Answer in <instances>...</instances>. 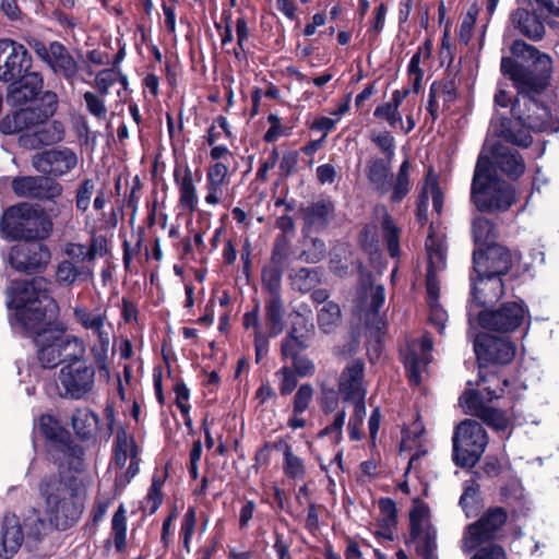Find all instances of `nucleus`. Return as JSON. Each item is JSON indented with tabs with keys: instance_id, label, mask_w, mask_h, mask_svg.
<instances>
[{
	"instance_id": "1",
	"label": "nucleus",
	"mask_w": 559,
	"mask_h": 559,
	"mask_svg": "<svg viewBox=\"0 0 559 559\" xmlns=\"http://www.w3.org/2000/svg\"><path fill=\"white\" fill-rule=\"evenodd\" d=\"M511 52L534 60V70L524 69L510 57L501 60V72L513 81L518 90L511 108L516 124L537 132H558L559 120L554 119L548 108L535 98L547 86L552 70L551 58L523 40H515Z\"/></svg>"
},
{
	"instance_id": "2",
	"label": "nucleus",
	"mask_w": 559,
	"mask_h": 559,
	"mask_svg": "<svg viewBox=\"0 0 559 559\" xmlns=\"http://www.w3.org/2000/svg\"><path fill=\"white\" fill-rule=\"evenodd\" d=\"M488 151L500 170L512 179L524 174L525 163L516 151L501 143H491L489 139L485 141L478 156L472 181V201L479 211H506L515 200L514 190L493 175Z\"/></svg>"
},
{
	"instance_id": "3",
	"label": "nucleus",
	"mask_w": 559,
	"mask_h": 559,
	"mask_svg": "<svg viewBox=\"0 0 559 559\" xmlns=\"http://www.w3.org/2000/svg\"><path fill=\"white\" fill-rule=\"evenodd\" d=\"M38 495L50 525L67 530L82 516L86 501V485L75 475L62 472L44 476L38 483Z\"/></svg>"
},
{
	"instance_id": "4",
	"label": "nucleus",
	"mask_w": 559,
	"mask_h": 559,
	"mask_svg": "<svg viewBox=\"0 0 559 559\" xmlns=\"http://www.w3.org/2000/svg\"><path fill=\"white\" fill-rule=\"evenodd\" d=\"M57 95L46 92L37 108H23L5 116L0 130L4 134L21 133L19 143L27 150H36L41 145H51L62 141L64 128L60 121L49 118L57 109Z\"/></svg>"
},
{
	"instance_id": "5",
	"label": "nucleus",
	"mask_w": 559,
	"mask_h": 559,
	"mask_svg": "<svg viewBox=\"0 0 559 559\" xmlns=\"http://www.w3.org/2000/svg\"><path fill=\"white\" fill-rule=\"evenodd\" d=\"M33 340L38 364L45 369H53L67 362L74 355H85L86 345L82 337L67 333L66 326L49 317L37 314L35 323L19 330Z\"/></svg>"
},
{
	"instance_id": "6",
	"label": "nucleus",
	"mask_w": 559,
	"mask_h": 559,
	"mask_svg": "<svg viewBox=\"0 0 559 559\" xmlns=\"http://www.w3.org/2000/svg\"><path fill=\"white\" fill-rule=\"evenodd\" d=\"M49 282L44 277L31 281H13L7 288V306L10 311L11 326L14 331L36 322L37 314L48 318L44 302H50Z\"/></svg>"
},
{
	"instance_id": "7",
	"label": "nucleus",
	"mask_w": 559,
	"mask_h": 559,
	"mask_svg": "<svg viewBox=\"0 0 559 559\" xmlns=\"http://www.w3.org/2000/svg\"><path fill=\"white\" fill-rule=\"evenodd\" d=\"M72 311L75 322L84 330L91 331L96 338L91 346V355L100 374L108 379L115 354L112 347L115 331L108 318L107 309L104 307L90 309L83 304H76L73 306Z\"/></svg>"
},
{
	"instance_id": "8",
	"label": "nucleus",
	"mask_w": 559,
	"mask_h": 559,
	"mask_svg": "<svg viewBox=\"0 0 559 559\" xmlns=\"http://www.w3.org/2000/svg\"><path fill=\"white\" fill-rule=\"evenodd\" d=\"M473 264L476 274V277H471L474 297L480 300L478 292L483 286L490 285L493 293L485 299H499L504 294L501 275L507 274L512 264L510 251L502 246L492 245L484 251H474Z\"/></svg>"
},
{
	"instance_id": "9",
	"label": "nucleus",
	"mask_w": 559,
	"mask_h": 559,
	"mask_svg": "<svg viewBox=\"0 0 559 559\" xmlns=\"http://www.w3.org/2000/svg\"><path fill=\"white\" fill-rule=\"evenodd\" d=\"M52 226L41 210L20 203L4 211L0 233L7 238L39 241L49 237Z\"/></svg>"
},
{
	"instance_id": "10",
	"label": "nucleus",
	"mask_w": 559,
	"mask_h": 559,
	"mask_svg": "<svg viewBox=\"0 0 559 559\" xmlns=\"http://www.w3.org/2000/svg\"><path fill=\"white\" fill-rule=\"evenodd\" d=\"M504 393V386L486 385L483 391L465 390L460 397V404L465 413L476 416L501 438L509 439L513 431V420L507 412L489 405Z\"/></svg>"
},
{
	"instance_id": "11",
	"label": "nucleus",
	"mask_w": 559,
	"mask_h": 559,
	"mask_svg": "<svg viewBox=\"0 0 559 559\" xmlns=\"http://www.w3.org/2000/svg\"><path fill=\"white\" fill-rule=\"evenodd\" d=\"M474 352L479 362V380L483 384L498 386L501 380L491 374L485 376V368L489 365H507L515 356V345L504 337H497L488 333H480L474 341ZM503 386L508 380H502Z\"/></svg>"
},
{
	"instance_id": "12",
	"label": "nucleus",
	"mask_w": 559,
	"mask_h": 559,
	"mask_svg": "<svg viewBox=\"0 0 559 559\" xmlns=\"http://www.w3.org/2000/svg\"><path fill=\"white\" fill-rule=\"evenodd\" d=\"M489 438L485 428L474 419L461 421L454 429L453 461L457 466H475L484 454Z\"/></svg>"
},
{
	"instance_id": "13",
	"label": "nucleus",
	"mask_w": 559,
	"mask_h": 559,
	"mask_svg": "<svg viewBox=\"0 0 559 559\" xmlns=\"http://www.w3.org/2000/svg\"><path fill=\"white\" fill-rule=\"evenodd\" d=\"M384 300V287L382 285H376L371 281L370 275H367L362 277L357 288L353 313L367 328L380 332L385 326V322L380 314V308L383 306Z\"/></svg>"
},
{
	"instance_id": "14",
	"label": "nucleus",
	"mask_w": 559,
	"mask_h": 559,
	"mask_svg": "<svg viewBox=\"0 0 559 559\" xmlns=\"http://www.w3.org/2000/svg\"><path fill=\"white\" fill-rule=\"evenodd\" d=\"M95 369L85 355H74L59 370L58 382L62 395L71 400L85 397L94 386Z\"/></svg>"
},
{
	"instance_id": "15",
	"label": "nucleus",
	"mask_w": 559,
	"mask_h": 559,
	"mask_svg": "<svg viewBox=\"0 0 559 559\" xmlns=\"http://www.w3.org/2000/svg\"><path fill=\"white\" fill-rule=\"evenodd\" d=\"M411 535L417 552L424 559H438L437 531L430 523V510L426 503L415 500L409 512Z\"/></svg>"
},
{
	"instance_id": "16",
	"label": "nucleus",
	"mask_w": 559,
	"mask_h": 559,
	"mask_svg": "<svg viewBox=\"0 0 559 559\" xmlns=\"http://www.w3.org/2000/svg\"><path fill=\"white\" fill-rule=\"evenodd\" d=\"M507 519L508 513L503 508H489L477 522L467 526L462 539V550L466 554L472 552L480 545L495 539Z\"/></svg>"
},
{
	"instance_id": "17",
	"label": "nucleus",
	"mask_w": 559,
	"mask_h": 559,
	"mask_svg": "<svg viewBox=\"0 0 559 559\" xmlns=\"http://www.w3.org/2000/svg\"><path fill=\"white\" fill-rule=\"evenodd\" d=\"M528 319V309L522 300L506 302L495 311L478 314V323L483 328L502 333L515 331Z\"/></svg>"
},
{
	"instance_id": "18",
	"label": "nucleus",
	"mask_w": 559,
	"mask_h": 559,
	"mask_svg": "<svg viewBox=\"0 0 559 559\" xmlns=\"http://www.w3.org/2000/svg\"><path fill=\"white\" fill-rule=\"evenodd\" d=\"M33 59L26 47L12 39H0V82H15L32 69Z\"/></svg>"
},
{
	"instance_id": "19",
	"label": "nucleus",
	"mask_w": 559,
	"mask_h": 559,
	"mask_svg": "<svg viewBox=\"0 0 559 559\" xmlns=\"http://www.w3.org/2000/svg\"><path fill=\"white\" fill-rule=\"evenodd\" d=\"M51 253L40 241H26L13 246L9 253L10 265L19 272H33L48 265Z\"/></svg>"
},
{
	"instance_id": "20",
	"label": "nucleus",
	"mask_w": 559,
	"mask_h": 559,
	"mask_svg": "<svg viewBox=\"0 0 559 559\" xmlns=\"http://www.w3.org/2000/svg\"><path fill=\"white\" fill-rule=\"evenodd\" d=\"M29 46L35 55L55 73H60L68 80L76 75V62L61 43L51 41L46 45L35 39L29 43Z\"/></svg>"
},
{
	"instance_id": "21",
	"label": "nucleus",
	"mask_w": 559,
	"mask_h": 559,
	"mask_svg": "<svg viewBox=\"0 0 559 559\" xmlns=\"http://www.w3.org/2000/svg\"><path fill=\"white\" fill-rule=\"evenodd\" d=\"M19 83L10 85L7 102L12 107L37 108L40 106L41 97L38 95L43 88V76L39 72L27 71L17 79Z\"/></svg>"
},
{
	"instance_id": "22",
	"label": "nucleus",
	"mask_w": 559,
	"mask_h": 559,
	"mask_svg": "<svg viewBox=\"0 0 559 559\" xmlns=\"http://www.w3.org/2000/svg\"><path fill=\"white\" fill-rule=\"evenodd\" d=\"M32 165L38 173L61 177L76 167L78 156L68 147L53 148L35 154Z\"/></svg>"
},
{
	"instance_id": "23",
	"label": "nucleus",
	"mask_w": 559,
	"mask_h": 559,
	"mask_svg": "<svg viewBox=\"0 0 559 559\" xmlns=\"http://www.w3.org/2000/svg\"><path fill=\"white\" fill-rule=\"evenodd\" d=\"M432 347L431 336L424 334L420 338L412 341L402 352L411 383H420L421 373L431 361Z\"/></svg>"
},
{
	"instance_id": "24",
	"label": "nucleus",
	"mask_w": 559,
	"mask_h": 559,
	"mask_svg": "<svg viewBox=\"0 0 559 559\" xmlns=\"http://www.w3.org/2000/svg\"><path fill=\"white\" fill-rule=\"evenodd\" d=\"M12 189L21 198L51 200L62 193L60 183L39 176L17 177L12 181Z\"/></svg>"
},
{
	"instance_id": "25",
	"label": "nucleus",
	"mask_w": 559,
	"mask_h": 559,
	"mask_svg": "<svg viewBox=\"0 0 559 559\" xmlns=\"http://www.w3.org/2000/svg\"><path fill=\"white\" fill-rule=\"evenodd\" d=\"M229 186V167L225 162H215L206 169L204 202L215 206L223 202Z\"/></svg>"
},
{
	"instance_id": "26",
	"label": "nucleus",
	"mask_w": 559,
	"mask_h": 559,
	"mask_svg": "<svg viewBox=\"0 0 559 559\" xmlns=\"http://www.w3.org/2000/svg\"><path fill=\"white\" fill-rule=\"evenodd\" d=\"M25 538L22 522L14 514L3 518L0 532V557L11 559L19 551Z\"/></svg>"
},
{
	"instance_id": "27",
	"label": "nucleus",
	"mask_w": 559,
	"mask_h": 559,
	"mask_svg": "<svg viewBox=\"0 0 559 559\" xmlns=\"http://www.w3.org/2000/svg\"><path fill=\"white\" fill-rule=\"evenodd\" d=\"M365 365L361 360L355 359L347 364L338 379V390L344 400L366 395L364 383Z\"/></svg>"
},
{
	"instance_id": "28",
	"label": "nucleus",
	"mask_w": 559,
	"mask_h": 559,
	"mask_svg": "<svg viewBox=\"0 0 559 559\" xmlns=\"http://www.w3.org/2000/svg\"><path fill=\"white\" fill-rule=\"evenodd\" d=\"M511 22L522 35L530 39L539 40L545 34L544 23L533 10L527 8H518L511 14Z\"/></svg>"
},
{
	"instance_id": "29",
	"label": "nucleus",
	"mask_w": 559,
	"mask_h": 559,
	"mask_svg": "<svg viewBox=\"0 0 559 559\" xmlns=\"http://www.w3.org/2000/svg\"><path fill=\"white\" fill-rule=\"evenodd\" d=\"M174 177L179 191V205L190 213L194 212L199 199L192 170L188 166L176 168Z\"/></svg>"
},
{
	"instance_id": "30",
	"label": "nucleus",
	"mask_w": 559,
	"mask_h": 559,
	"mask_svg": "<svg viewBox=\"0 0 559 559\" xmlns=\"http://www.w3.org/2000/svg\"><path fill=\"white\" fill-rule=\"evenodd\" d=\"M95 85L102 95H107L115 91L122 102H126L129 96L127 78L116 69L99 71L95 78Z\"/></svg>"
},
{
	"instance_id": "31",
	"label": "nucleus",
	"mask_w": 559,
	"mask_h": 559,
	"mask_svg": "<svg viewBox=\"0 0 559 559\" xmlns=\"http://www.w3.org/2000/svg\"><path fill=\"white\" fill-rule=\"evenodd\" d=\"M431 57V43L426 40L419 46L416 52L412 56L407 66V75L412 90L418 93L421 88V82L425 73V68L428 66Z\"/></svg>"
},
{
	"instance_id": "32",
	"label": "nucleus",
	"mask_w": 559,
	"mask_h": 559,
	"mask_svg": "<svg viewBox=\"0 0 559 559\" xmlns=\"http://www.w3.org/2000/svg\"><path fill=\"white\" fill-rule=\"evenodd\" d=\"M424 435L425 428L419 421L414 423L409 430L403 431L401 451H415L409 459L406 473L412 468H416L417 461L427 453L424 447Z\"/></svg>"
},
{
	"instance_id": "33",
	"label": "nucleus",
	"mask_w": 559,
	"mask_h": 559,
	"mask_svg": "<svg viewBox=\"0 0 559 559\" xmlns=\"http://www.w3.org/2000/svg\"><path fill=\"white\" fill-rule=\"evenodd\" d=\"M391 163L388 159L371 158L367 163L366 176L372 188L381 195L390 190Z\"/></svg>"
},
{
	"instance_id": "34",
	"label": "nucleus",
	"mask_w": 559,
	"mask_h": 559,
	"mask_svg": "<svg viewBox=\"0 0 559 559\" xmlns=\"http://www.w3.org/2000/svg\"><path fill=\"white\" fill-rule=\"evenodd\" d=\"M429 198H431L432 200L433 210L438 214H441L443 209L444 194L441 188L439 187L437 176L431 170L428 171V175L423 186L421 193L419 195L417 204L419 216H421V214L427 211Z\"/></svg>"
},
{
	"instance_id": "35",
	"label": "nucleus",
	"mask_w": 559,
	"mask_h": 559,
	"mask_svg": "<svg viewBox=\"0 0 559 559\" xmlns=\"http://www.w3.org/2000/svg\"><path fill=\"white\" fill-rule=\"evenodd\" d=\"M334 214V204L330 200L311 203L304 210L305 222L316 228L325 227Z\"/></svg>"
},
{
	"instance_id": "36",
	"label": "nucleus",
	"mask_w": 559,
	"mask_h": 559,
	"mask_svg": "<svg viewBox=\"0 0 559 559\" xmlns=\"http://www.w3.org/2000/svg\"><path fill=\"white\" fill-rule=\"evenodd\" d=\"M283 452V473L288 479L301 480L306 477L307 466L302 457L294 452L288 443L280 445Z\"/></svg>"
},
{
	"instance_id": "37",
	"label": "nucleus",
	"mask_w": 559,
	"mask_h": 559,
	"mask_svg": "<svg viewBox=\"0 0 559 559\" xmlns=\"http://www.w3.org/2000/svg\"><path fill=\"white\" fill-rule=\"evenodd\" d=\"M265 322L271 336H277L284 331V307L281 296L269 297L265 301Z\"/></svg>"
},
{
	"instance_id": "38",
	"label": "nucleus",
	"mask_w": 559,
	"mask_h": 559,
	"mask_svg": "<svg viewBox=\"0 0 559 559\" xmlns=\"http://www.w3.org/2000/svg\"><path fill=\"white\" fill-rule=\"evenodd\" d=\"M501 501L512 508L514 516L525 515L530 510L524 489L519 484H510L500 490Z\"/></svg>"
},
{
	"instance_id": "39",
	"label": "nucleus",
	"mask_w": 559,
	"mask_h": 559,
	"mask_svg": "<svg viewBox=\"0 0 559 559\" xmlns=\"http://www.w3.org/2000/svg\"><path fill=\"white\" fill-rule=\"evenodd\" d=\"M497 234L490 221L485 217H476L473 222V238L476 246L474 251H484L495 243Z\"/></svg>"
},
{
	"instance_id": "40",
	"label": "nucleus",
	"mask_w": 559,
	"mask_h": 559,
	"mask_svg": "<svg viewBox=\"0 0 559 559\" xmlns=\"http://www.w3.org/2000/svg\"><path fill=\"white\" fill-rule=\"evenodd\" d=\"M341 317L340 306L334 301H328L318 310V326L325 334L332 333L338 326Z\"/></svg>"
},
{
	"instance_id": "41",
	"label": "nucleus",
	"mask_w": 559,
	"mask_h": 559,
	"mask_svg": "<svg viewBox=\"0 0 559 559\" xmlns=\"http://www.w3.org/2000/svg\"><path fill=\"white\" fill-rule=\"evenodd\" d=\"M72 427L82 438H90L97 429L98 418L87 408H79L72 415Z\"/></svg>"
},
{
	"instance_id": "42",
	"label": "nucleus",
	"mask_w": 559,
	"mask_h": 559,
	"mask_svg": "<svg viewBox=\"0 0 559 559\" xmlns=\"http://www.w3.org/2000/svg\"><path fill=\"white\" fill-rule=\"evenodd\" d=\"M381 217H382V231L384 239L388 245V251L389 254L392 258H396L400 254V247H399V237H400V229L396 227V225L393 223L391 216L389 215L385 207L380 209Z\"/></svg>"
},
{
	"instance_id": "43",
	"label": "nucleus",
	"mask_w": 559,
	"mask_h": 559,
	"mask_svg": "<svg viewBox=\"0 0 559 559\" xmlns=\"http://www.w3.org/2000/svg\"><path fill=\"white\" fill-rule=\"evenodd\" d=\"M411 164L405 159L397 171L396 178L392 187L391 201L401 202L411 191L412 183L409 180Z\"/></svg>"
},
{
	"instance_id": "44",
	"label": "nucleus",
	"mask_w": 559,
	"mask_h": 559,
	"mask_svg": "<svg viewBox=\"0 0 559 559\" xmlns=\"http://www.w3.org/2000/svg\"><path fill=\"white\" fill-rule=\"evenodd\" d=\"M509 124V121L507 119L501 120V126L499 130H496L499 136L504 139L507 142L522 146L527 147L532 143V136L526 130H518L515 131L514 127L509 128L507 127Z\"/></svg>"
},
{
	"instance_id": "45",
	"label": "nucleus",
	"mask_w": 559,
	"mask_h": 559,
	"mask_svg": "<svg viewBox=\"0 0 559 559\" xmlns=\"http://www.w3.org/2000/svg\"><path fill=\"white\" fill-rule=\"evenodd\" d=\"M84 274L83 267H78L75 263L63 260L57 264L56 282L61 285H71Z\"/></svg>"
},
{
	"instance_id": "46",
	"label": "nucleus",
	"mask_w": 559,
	"mask_h": 559,
	"mask_svg": "<svg viewBox=\"0 0 559 559\" xmlns=\"http://www.w3.org/2000/svg\"><path fill=\"white\" fill-rule=\"evenodd\" d=\"M318 282V273L313 269L301 267L292 275V285L300 293L310 292Z\"/></svg>"
},
{
	"instance_id": "47",
	"label": "nucleus",
	"mask_w": 559,
	"mask_h": 559,
	"mask_svg": "<svg viewBox=\"0 0 559 559\" xmlns=\"http://www.w3.org/2000/svg\"><path fill=\"white\" fill-rule=\"evenodd\" d=\"M281 264L265 266L262 271V285L270 293V297L281 296Z\"/></svg>"
},
{
	"instance_id": "48",
	"label": "nucleus",
	"mask_w": 559,
	"mask_h": 559,
	"mask_svg": "<svg viewBox=\"0 0 559 559\" xmlns=\"http://www.w3.org/2000/svg\"><path fill=\"white\" fill-rule=\"evenodd\" d=\"M25 536L35 540L46 535L48 523L41 519L36 510H33L22 523Z\"/></svg>"
},
{
	"instance_id": "49",
	"label": "nucleus",
	"mask_w": 559,
	"mask_h": 559,
	"mask_svg": "<svg viewBox=\"0 0 559 559\" xmlns=\"http://www.w3.org/2000/svg\"><path fill=\"white\" fill-rule=\"evenodd\" d=\"M428 254V270L435 273L445 266V249L442 243H435V240L429 237L426 242Z\"/></svg>"
},
{
	"instance_id": "50",
	"label": "nucleus",
	"mask_w": 559,
	"mask_h": 559,
	"mask_svg": "<svg viewBox=\"0 0 559 559\" xmlns=\"http://www.w3.org/2000/svg\"><path fill=\"white\" fill-rule=\"evenodd\" d=\"M307 347V344L302 336L296 335V329L294 328L290 333L282 342V356L283 358L299 357V353Z\"/></svg>"
},
{
	"instance_id": "51",
	"label": "nucleus",
	"mask_w": 559,
	"mask_h": 559,
	"mask_svg": "<svg viewBox=\"0 0 559 559\" xmlns=\"http://www.w3.org/2000/svg\"><path fill=\"white\" fill-rule=\"evenodd\" d=\"M126 510L122 506L116 511L112 518V534L115 538L116 548L121 551L126 546L127 524H126Z\"/></svg>"
},
{
	"instance_id": "52",
	"label": "nucleus",
	"mask_w": 559,
	"mask_h": 559,
	"mask_svg": "<svg viewBox=\"0 0 559 559\" xmlns=\"http://www.w3.org/2000/svg\"><path fill=\"white\" fill-rule=\"evenodd\" d=\"M39 431L49 440L61 441L64 430L51 415H43L38 421Z\"/></svg>"
},
{
	"instance_id": "53",
	"label": "nucleus",
	"mask_w": 559,
	"mask_h": 559,
	"mask_svg": "<svg viewBox=\"0 0 559 559\" xmlns=\"http://www.w3.org/2000/svg\"><path fill=\"white\" fill-rule=\"evenodd\" d=\"M166 474H155L152 480L151 488L148 490L146 500L150 506V514L157 511L163 502L162 487L164 485Z\"/></svg>"
},
{
	"instance_id": "54",
	"label": "nucleus",
	"mask_w": 559,
	"mask_h": 559,
	"mask_svg": "<svg viewBox=\"0 0 559 559\" xmlns=\"http://www.w3.org/2000/svg\"><path fill=\"white\" fill-rule=\"evenodd\" d=\"M378 506L381 513L379 526L395 527L397 514L395 502L391 498H381Z\"/></svg>"
},
{
	"instance_id": "55",
	"label": "nucleus",
	"mask_w": 559,
	"mask_h": 559,
	"mask_svg": "<svg viewBox=\"0 0 559 559\" xmlns=\"http://www.w3.org/2000/svg\"><path fill=\"white\" fill-rule=\"evenodd\" d=\"M371 141L385 155V159L391 163L395 152V140L393 135L389 131H381L378 133H372Z\"/></svg>"
},
{
	"instance_id": "56",
	"label": "nucleus",
	"mask_w": 559,
	"mask_h": 559,
	"mask_svg": "<svg viewBox=\"0 0 559 559\" xmlns=\"http://www.w3.org/2000/svg\"><path fill=\"white\" fill-rule=\"evenodd\" d=\"M373 116L378 119L385 120L388 124L395 128L397 124L403 126L402 115L399 109L389 105L388 103L378 105L374 108Z\"/></svg>"
},
{
	"instance_id": "57",
	"label": "nucleus",
	"mask_w": 559,
	"mask_h": 559,
	"mask_svg": "<svg viewBox=\"0 0 559 559\" xmlns=\"http://www.w3.org/2000/svg\"><path fill=\"white\" fill-rule=\"evenodd\" d=\"M135 454V448H131L128 436L124 431L118 432L116 437L115 462L118 466H124L129 453Z\"/></svg>"
},
{
	"instance_id": "58",
	"label": "nucleus",
	"mask_w": 559,
	"mask_h": 559,
	"mask_svg": "<svg viewBox=\"0 0 559 559\" xmlns=\"http://www.w3.org/2000/svg\"><path fill=\"white\" fill-rule=\"evenodd\" d=\"M197 524V512L194 508H189L185 513L181 522L180 534L182 536L183 547L189 551L190 542L194 533Z\"/></svg>"
},
{
	"instance_id": "59",
	"label": "nucleus",
	"mask_w": 559,
	"mask_h": 559,
	"mask_svg": "<svg viewBox=\"0 0 559 559\" xmlns=\"http://www.w3.org/2000/svg\"><path fill=\"white\" fill-rule=\"evenodd\" d=\"M432 96L438 97L443 106H449L456 98V92L452 82H435L431 84Z\"/></svg>"
},
{
	"instance_id": "60",
	"label": "nucleus",
	"mask_w": 559,
	"mask_h": 559,
	"mask_svg": "<svg viewBox=\"0 0 559 559\" xmlns=\"http://www.w3.org/2000/svg\"><path fill=\"white\" fill-rule=\"evenodd\" d=\"M313 397V389L310 384H302L297 390L294 403L293 412L296 414H302L309 407Z\"/></svg>"
},
{
	"instance_id": "61",
	"label": "nucleus",
	"mask_w": 559,
	"mask_h": 559,
	"mask_svg": "<svg viewBox=\"0 0 559 559\" xmlns=\"http://www.w3.org/2000/svg\"><path fill=\"white\" fill-rule=\"evenodd\" d=\"M95 185L92 180H84L76 192L75 205L78 210L85 212L91 204V200L94 193Z\"/></svg>"
},
{
	"instance_id": "62",
	"label": "nucleus",
	"mask_w": 559,
	"mask_h": 559,
	"mask_svg": "<svg viewBox=\"0 0 559 559\" xmlns=\"http://www.w3.org/2000/svg\"><path fill=\"white\" fill-rule=\"evenodd\" d=\"M429 322L431 325L436 326L440 334L443 333L445 329V323L448 321V313L444 308L440 305L439 301L429 302Z\"/></svg>"
},
{
	"instance_id": "63",
	"label": "nucleus",
	"mask_w": 559,
	"mask_h": 559,
	"mask_svg": "<svg viewBox=\"0 0 559 559\" xmlns=\"http://www.w3.org/2000/svg\"><path fill=\"white\" fill-rule=\"evenodd\" d=\"M478 488L473 483L464 488V492L461 496L460 504L464 510L467 518L475 515V506L477 503Z\"/></svg>"
},
{
	"instance_id": "64",
	"label": "nucleus",
	"mask_w": 559,
	"mask_h": 559,
	"mask_svg": "<svg viewBox=\"0 0 559 559\" xmlns=\"http://www.w3.org/2000/svg\"><path fill=\"white\" fill-rule=\"evenodd\" d=\"M475 555L471 559H507L504 549L497 545L489 543L477 547Z\"/></svg>"
}]
</instances>
